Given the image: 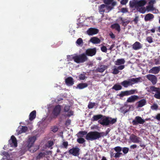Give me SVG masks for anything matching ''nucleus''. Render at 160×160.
I'll return each instance as SVG.
<instances>
[{
    "label": "nucleus",
    "mask_w": 160,
    "mask_h": 160,
    "mask_svg": "<svg viewBox=\"0 0 160 160\" xmlns=\"http://www.w3.org/2000/svg\"><path fill=\"white\" fill-rule=\"evenodd\" d=\"M107 68V67L106 65H101L100 67H98L96 69V71L98 72H102Z\"/></svg>",
    "instance_id": "cd10ccee"
},
{
    "label": "nucleus",
    "mask_w": 160,
    "mask_h": 160,
    "mask_svg": "<svg viewBox=\"0 0 160 160\" xmlns=\"http://www.w3.org/2000/svg\"><path fill=\"white\" fill-rule=\"evenodd\" d=\"M122 153L121 152H117L115 154L114 156V157L116 158H118L120 157Z\"/></svg>",
    "instance_id": "13d9d810"
},
{
    "label": "nucleus",
    "mask_w": 160,
    "mask_h": 160,
    "mask_svg": "<svg viewBox=\"0 0 160 160\" xmlns=\"http://www.w3.org/2000/svg\"><path fill=\"white\" fill-rule=\"evenodd\" d=\"M95 103L94 102H89L88 105V107L89 109L92 108L95 105Z\"/></svg>",
    "instance_id": "49530a36"
},
{
    "label": "nucleus",
    "mask_w": 160,
    "mask_h": 160,
    "mask_svg": "<svg viewBox=\"0 0 160 160\" xmlns=\"http://www.w3.org/2000/svg\"><path fill=\"white\" fill-rule=\"evenodd\" d=\"M139 98V97L137 95H132L129 97L127 100V102H133Z\"/></svg>",
    "instance_id": "dca6fc26"
},
{
    "label": "nucleus",
    "mask_w": 160,
    "mask_h": 160,
    "mask_svg": "<svg viewBox=\"0 0 160 160\" xmlns=\"http://www.w3.org/2000/svg\"><path fill=\"white\" fill-rule=\"evenodd\" d=\"M142 48L141 43L138 42H135L132 45L133 49L134 50H138Z\"/></svg>",
    "instance_id": "aec40b11"
},
{
    "label": "nucleus",
    "mask_w": 160,
    "mask_h": 160,
    "mask_svg": "<svg viewBox=\"0 0 160 160\" xmlns=\"http://www.w3.org/2000/svg\"><path fill=\"white\" fill-rule=\"evenodd\" d=\"M121 20L122 21V25L124 26H127V24H128L129 22L128 21H124L122 18H121Z\"/></svg>",
    "instance_id": "c03bdc74"
},
{
    "label": "nucleus",
    "mask_w": 160,
    "mask_h": 160,
    "mask_svg": "<svg viewBox=\"0 0 160 160\" xmlns=\"http://www.w3.org/2000/svg\"><path fill=\"white\" fill-rule=\"evenodd\" d=\"M54 144V143L52 141H49L48 142L47 144L46 145V147L48 148H50Z\"/></svg>",
    "instance_id": "c9c22d12"
},
{
    "label": "nucleus",
    "mask_w": 160,
    "mask_h": 160,
    "mask_svg": "<svg viewBox=\"0 0 160 160\" xmlns=\"http://www.w3.org/2000/svg\"><path fill=\"white\" fill-rule=\"evenodd\" d=\"M105 118L102 120L98 121L99 123L103 126H108L110 124H112L117 122V118H112L111 117L104 116Z\"/></svg>",
    "instance_id": "7ed1b4c3"
},
{
    "label": "nucleus",
    "mask_w": 160,
    "mask_h": 160,
    "mask_svg": "<svg viewBox=\"0 0 160 160\" xmlns=\"http://www.w3.org/2000/svg\"><path fill=\"white\" fill-rule=\"evenodd\" d=\"M76 43L79 45H82L83 42L82 39L81 38H78L77 40Z\"/></svg>",
    "instance_id": "e433bc0d"
},
{
    "label": "nucleus",
    "mask_w": 160,
    "mask_h": 160,
    "mask_svg": "<svg viewBox=\"0 0 160 160\" xmlns=\"http://www.w3.org/2000/svg\"><path fill=\"white\" fill-rule=\"evenodd\" d=\"M46 153L45 152L42 153L41 152L39 153L38 155L36 156V159L37 160H40L43 158L46 155Z\"/></svg>",
    "instance_id": "473e14b6"
},
{
    "label": "nucleus",
    "mask_w": 160,
    "mask_h": 160,
    "mask_svg": "<svg viewBox=\"0 0 160 160\" xmlns=\"http://www.w3.org/2000/svg\"><path fill=\"white\" fill-rule=\"evenodd\" d=\"M125 62L124 58L118 59L115 62V64L116 65H120L124 64Z\"/></svg>",
    "instance_id": "a878e982"
},
{
    "label": "nucleus",
    "mask_w": 160,
    "mask_h": 160,
    "mask_svg": "<svg viewBox=\"0 0 160 160\" xmlns=\"http://www.w3.org/2000/svg\"><path fill=\"white\" fill-rule=\"evenodd\" d=\"M136 91V90L132 89L130 90L122 91L118 96L121 98H122L124 96H128L134 94Z\"/></svg>",
    "instance_id": "423d86ee"
},
{
    "label": "nucleus",
    "mask_w": 160,
    "mask_h": 160,
    "mask_svg": "<svg viewBox=\"0 0 160 160\" xmlns=\"http://www.w3.org/2000/svg\"><path fill=\"white\" fill-rule=\"evenodd\" d=\"M87 132L85 131H80L79 132L78 134H81V135L80 136V137H82L84 135H87Z\"/></svg>",
    "instance_id": "37998d69"
},
{
    "label": "nucleus",
    "mask_w": 160,
    "mask_h": 160,
    "mask_svg": "<svg viewBox=\"0 0 160 160\" xmlns=\"http://www.w3.org/2000/svg\"><path fill=\"white\" fill-rule=\"evenodd\" d=\"M70 109V107L68 106H66L64 108V111L65 112H67L69 111Z\"/></svg>",
    "instance_id": "4d7b16f0"
},
{
    "label": "nucleus",
    "mask_w": 160,
    "mask_h": 160,
    "mask_svg": "<svg viewBox=\"0 0 160 160\" xmlns=\"http://www.w3.org/2000/svg\"><path fill=\"white\" fill-rule=\"evenodd\" d=\"M71 121L70 120L68 119H67L66 121L65 122V124L66 125H69L71 123Z\"/></svg>",
    "instance_id": "0e129e2a"
},
{
    "label": "nucleus",
    "mask_w": 160,
    "mask_h": 160,
    "mask_svg": "<svg viewBox=\"0 0 160 160\" xmlns=\"http://www.w3.org/2000/svg\"><path fill=\"white\" fill-rule=\"evenodd\" d=\"M109 36H110L111 38L112 39H114L115 38V36L113 34V33L112 32H111L109 33Z\"/></svg>",
    "instance_id": "338daca9"
},
{
    "label": "nucleus",
    "mask_w": 160,
    "mask_h": 160,
    "mask_svg": "<svg viewBox=\"0 0 160 160\" xmlns=\"http://www.w3.org/2000/svg\"><path fill=\"white\" fill-rule=\"evenodd\" d=\"M88 86V84L86 83H81L77 85V88L82 89L87 87Z\"/></svg>",
    "instance_id": "bb28decb"
},
{
    "label": "nucleus",
    "mask_w": 160,
    "mask_h": 160,
    "mask_svg": "<svg viewBox=\"0 0 160 160\" xmlns=\"http://www.w3.org/2000/svg\"><path fill=\"white\" fill-rule=\"evenodd\" d=\"M8 145L11 147L14 146L16 147L17 146V139L14 136H11L10 139L8 141Z\"/></svg>",
    "instance_id": "f8f14e48"
},
{
    "label": "nucleus",
    "mask_w": 160,
    "mask_h": 160,
    "mask_svg": "<svg viewBox=\"0 0 160 160\" xmlns=\"http://www.w3.org/2000/svg\"><path fill=\"white\" fill-rule=\"evenodd\" d=\"M28 130V128L26 126H22V127L20 130L18 132V133L19 134H21L22 133L25 132H26Z\"/></svg>",
    "instance_id": "72a5a7b5"
},
{
    "label": "nucleus",
    "mask_w": 160,
    "mask_h": 160,
    "mask_svg": "<svg viewBox=\"0 0 160 160\" xmlns=\"http://www.w3.org/2000/svg\"><path fill=\"white\" fill-rule=\"evenodd\" d=\"M146 40L149 43H151L153 42V38L152 37L148 36Z\"/></svg>",
    "instance_id": "a18cd8bd"
},
{
    "label": "nucleus",
    "mask_w": 160,
    "mask_h": 160,
    "mask_svg": "<svg viewBox=\"0 0 160 160\" xmlns=\"http://www.w3.org/2000/svg\"><path fill=\"white\" fill-rule=\"evenodd\" d=\"M122 151L124 154H127L129 151V148L127 147H124L123 148Z\"/></svg>",
    "instance_id": "8fccbe9b"
},
{
    "label": "nucleus",
    "mask_w": 160,
    "mask_h": 160,
    "mask_svg": "<svg viewBox=\"0 0 160 160\" xmlns=\"http://www.w3.org/2000/svg\"><path fill=\"white\" fill-rule=\"evenodd\" d=\"M152 117L154 119H156L158 121H160V113H158L156 116Z\"/></svg>",
    "instance_id": "6e6d98bb"
},
{
    "label": "nucleus",
    "mask_w": 160,
    "mask_h": 160,
    "mask_svg": "<svg viewBox=\"0 0 160 160\" xmlns=\"http://www.w3.org/2000/svg\"><path fill=\"white\" fill-rule=\"evenodd\" d=\"M154 18V16L153 14L149 13L145 16L144 20L145 21H151Z\"/></svg>",
    "instance_id": "6ab92c4d"
},
{
    "label": "nucleus",
    "mask_w": 160,
    "mask_h": 160,
    "mask_svg": "<svg viewBox=\"0 0 160 160\" xmlns=\"http://www.w3.org/2000/svg\"><path fill=\"white\" fill-rule=\"evenodd\" d=\"M90 41L93 44H99L101 42L100 40L97 37L92 38L90 40Z\"/></svg>",
    "instance_id": "b1692460"
},
{
    "label": "nucleus",
    "mask_w": 160,
    "mask_h": 160,
    "mask_svg": "<svg viewBox=\"0 0 160 160\" xmlns=\"http://www.w3.org/2000/svg\"><path fill=\"white\" fill-rule=\"evenodd\" d=\"M128 0H122L120 2V3L122 5H125L128 2Z\"/></svg>",
    "instance_id": "bf43d9fd"
},
{
    "label": "nucleus",
    "mask_w": 160,
    "mask_h": 160,
    "mask_svg": "<svg viewBox=\"0 0 160 160\" xmlns=\"http://www.w3.org/2000/svg\"><path fill=\"white\" fill-rule=\"evenodd\" d=\"M160 70V66L159 67H155L152 68L149 71V72L156 74L158 73Z\"/></svg>",
    "instance_id": "f3484780"
},
{
    "label": "nucleus",
    "mask_w": 160,
    "mask_h": 160,
    "mask_svg": "<svg viewBox=\"0 0 160 160\" xmlns=\"http://www.w3.org/2000/svg\"><path fill=\"white\" fill-rule=\"evenodd\" d=\"M80 149L78 147H73L69 150L68 152L69 154L75 156H78L79 154Z\"/></svg>",
    "instance_id": "0eeeda50"
},
{
    "label": "nucleus",
    "mask_w": 160,
    "mask_h": 160,
    "mask_svg": "<svg viewBox=\"0 0 160 160\" xmlns=\"http://www.w3.org/2000/svg\"><path fill=\"white\" fill-rule=\"evenodd\" d=\"M147 9L148 11H153L154 10V8L153 6H149L147 7Z\"/></svg>",
    "instance_id": "052dcab7"
},
{
    "label": "nucleus",
    "mask_w": 160,
    "mask_h": 160,
    "mask_svg": "<svg viewBox=\"0 0 160 160\" xmlns=\"http://www.w3.org/2000/svg\"><path fill=\"white\" fill-rule=\"evenodd\" d=\"M61 111V106L59 105H58L55 106L52 111V114L55 117H57L59 115Z\"/></svg>",
    "instance_id": "9d476101"
},
{
    "label": "nucleus",
    "mask_w": 160,
    "mask_h": 160,
    "mask_svg": "<svg viewBox=\"0 0 160 160\" xmlns=\"http://www.w3.org/2000/svg\"><path fill=\"white\" fill-rule=\"evenodd\" d=\"M137 10L142 13H144L145 12V10L144 8L142 7H138L137 8Z\"/></svg>",
    "instance_id": "ea45409f"
},
{
    "label": "nucleus",
    "mask_w": 160,
    "mask_h": 160,
    "mask_svg": "<svg viewBox=\"0 0 160 160\" xmlns=\"http://www.w3.org/2000/svg\"><path fill=\"white\" fill-rule=\"evenodd\" d=\"M36 114V112L35 110L33 111L30 113L29 115V119L30 121H32L35 118Z\"/></svg>",
    "instance_id": "393cba45"
},
{
    "label": "nucleus",
    "mask_w": 160,
    "mask_h": 160,
    "mask_svg": "<svg viewBox=\"0 0 160 160\" xmlns=\"http://www.w3.org/2000/svg\"><path fill=\"white\" fill-rule=\"evenodd\" d=\"M105 5L102 4L99 7V11L100 13L102 15V16H104V13L105 10Z\"/></svg>",
    "instance_id": "5701e85b"
},
{
    "label": "nucleus",
    "mask_w": 160,
    "mask_h": 160,
    "mask_svg": "<svg viewBox=\"0 0 160 160\" xmlns=\"http://www.w3.org/2000/svg\"><path fill=\"white\" fill-rule=\"evenodd\" d=\"M109 4L105 5V8L108 10L107 12H108L110 10L113 9V7L109 5Z\"/></svg>",
    "instance_id": "58836bf2"
},
{
    "label": "nucleus",
    "mask_w": 160,
    "mask_h": 160,
    "mask_svg": "<svg viewBox=\"0 0 160 160\" xmlns=\"http://www.w3.org/2000/svg\"><path fill=\"white\" fill-rule=\"evenodd\" d=\"M103 116L101 114L94 115L92 118L91 120L92 121H96L101 118Z\"/></svg>",
    "instance_id": "c756f323"
},
{
    "label": "nucleus",
    "mask_w": 160,
    "mask_h": 160,
    "mask_svg": "<svg viewBox=\"0 0 160 160\" xmlns=\"http://www.w3.org/2000/svg\"><path fill=\"white\" fill-rule=\"evenodd\" d=\"M36 140V138L35 136H33L29 138L27 142V147L28 148H31L33 145Z\"/></svg>",
    "instance_id": "9b49d317"
},
{
    "label": "nucleus",
    "mask_w": 160,
    "mask_h": 160,
    "mask_svg": "<svg viewBox=\"0 0 160 160\" xmlns=\"http://www.w3.org/2000/svg\"><path fill=\"white\" fill-rule=\"evenodd\" d=\"M145 122V120L141 117L138 116L132 121V123L133 125H137L138 124H143Z\"/></svg>",
    "instance_id": "6e6552de"
},
{
    "label": "nucleus",
    "mask_w": 160,
    "mask_h": 160,
    "mask_svg": "<svg viewBox=\"0 0 160 160\" xmlns=\"http://www.w3.org/2000/svg\"><path fill=\"white\" fill-rule=\"evenodd\" d=\"M150 90L151 91L155 92L154 95V98L156 99H160V88H156L154 86H150Z\"/></svg>",
    "instance_id": "39448f33"
},
{
    "label": "nucleus",
    "mask_w": 160,
    "mask_h": 160,
    "mask_svg": "<svg viewBox=\"0 0 160 160\" xmlns=\"http://www.w3.org/2000/svg\"><path fill=\"white\" fill-rule=\"evenodd\" d=\"M77 142L80 144H82L85 142V139L82 137L77 139Z\"/></svg>",
    "instance_id": "4c0bfd02"
},
{
    "label": "nucleus",
    "mask_w": 160,
    "mask_h": 160,
    "mask_svg": "<svg viewBox=\"0 0 160 160\" xmlns=\"http://www.w3.org/2000/svg\"><path fill=\"white\" fill-rule=\"evenodd\" d=\"M122 87L121 86L118 84H115L112 88V89H114L116 91H118L121 89Z\"/></svg>",
    "instance_id": "2f4dec72"
},
{
    "label": "nucleus",
    "mask_w": 160,
    "mask_h": 160,
    "mask_svg": "<svg viewBox=\"0 0 160 160\" xmlns=\"http://www.w3.org/2000/svg\"><path fill=\"white\" fill-rule=\"evenodd\" d=\"M111 4V6L113 8L115 6H116V5L117 3H116V2H115V1L113 2V1L112 2Z\"/></svg>",
    "instance_id": "774afa93"
},
{
    "label": "nucleus",
    "mask_w": 160,
    "mask_h": 160,
    "mask_svg": "<svg viewBox=\"0 0 160 160\" xmlns=\"http://www.w3.org/2000/svg\"><path fill=\"white\" fill-rule=\"evenodd\" d=\"M121 12L123 13H127L128 12V9L127 8H122L121 9Z\"/></svg>",
    "instance_id": "3c124183"
},
{
    "label": "nucleus",
    "mask_w": 160,
    "mask_h": 160,
    "mask_svg": "<svg viewBox=\"0 0 160 160\" xmlns=\"http://www.w3.org/2000/svg\"><path fill=\"white\" fill-rule=\"evenodd\" d=\"M73 112L72 111H71V110H70L68 112V117H70L71 116H72L73 115Z\"/></svg>",
    "instance_id": "e2e57ef3"
},
{
    "label": "nucleus",
    "mask_w": 160,
    "mask_h": 160,
    "mask_svg": "<svg viewBox=\"0 0 160 160\" xmlns=\"http://www.w3.org/2000/svg\"><path fill=\"white\" fill-rule=\"evenodd\" d=\"M129 4L130 6L132 8L134 7L137 8V1H133L132 2L131 1L130 2Z\"/></svg>",
    "instance_id": "f704fd0d"
},
{
    "label": "nucleus",
    "mask_w": 160,
    "mask_h": 160,
    "mask_svg": "<svg viewBox=\"0 0 160 160\" xmlns=\"http://www.w3.org/2000/svg\"><path fill=\"white\" fill-rule=\"evenodd\" d=\"M72 59L75 62L79 63H83L87 61L88 58L85 53H83L73 56Z\"/></svg>",
    "instance_id": "20e7f679"
},
{
    "label": "nucleus",
    "mask_w": 160,
    "mask_h": 160,
    "mask_svg": "<svg viewBox=\"0 0 160 160\" xmlns=\"http://www.w3.org/2000/svg\"><path fill=\"white\" fill-rule=\"evenodd\" d=\"M146 78L150 81L153 85H155L157 82V78L154 75L149 74L146 76Z\"/></svg>",
    "instance_id": "1a4fd4ad"
},
{
    "label": "nucleus",
    "mask_w": 160,
    "mask_h": 160,
    "mask_svg": "<svg viewBox=\"0 0 160 160\" xmlns=\"http://www.w3.org/2000/svg\"><path fill=\"white\" fill-rule=\"evenodd\" d=\"M99 32V30L97 28H91L87 31V34L89 35H92L97 34Z\"/></svg>",
    "instance_id": "2eb2a0df"
},
{
    "label": "nucleus",
    "mask_w": 160,
    "mask_h": 160,
    "mask_svg": "<svg viewBox=\"0 0 160 160\" xmlns=\"http://www.w3.org/2000/svg\"><path fill=\"white\" fill-rule=\"evenodd\" d=\"M140 77L129 79L128 80H124L122 82L121 84L124 88H127L128 86H132L135 83L140 82Z\"/></svg>",
    "instance_id": "f03ea898"
},
{
    "label": "nucleus",
    "mask_w": 160,
    "mask_h": 160,
    "mask_svg": "<svg viewBox=\"0 0 160 160\" xmlns=\"http://www.w3.org/2000/svg\"><path fill=\"white\" fill-rule=\"evenodd\" d=\"M58 128L56 126H55L54 127V128L52 130V131L53 132H56L57 131H58Z\"/></svg>",
    "instance_id": "69168bd1"
},
{
    "label": "nucleus",
    "mask_w": 160,
    "mask_h": 160,
    "mask_svg": "<svg viewBox=\"0 0 160 160\" xmlns=\"http://www.w3.org/2000/svg\"><path fill=\"white\" fill-rule=\"evenodd\" d=\"M111 28L112 29H115L118 32H120L121 31L120 26L118 23H116L112 24L111 26Z\"/></svg>",
    "instance_id": "4be33fe9"
},
{
    "label": "nucleus",
    "mask_w": 160,
    "mask_h": 160,
    "mask_svg": "<svg viewBox=\"0 0 160 160\" xmlns=\"http://www.w3.org/2000/svg\"><path fill=\"white\" fill-rule=\"evenodd\" d=\"M108 134L107 132L105 133L103 132H99L97 131H91L87 133L85 138L88 141H93L106 136Z\"/></svg>",
    "instance_id": "f257e3e1"
},
{
    "label": "nucleus",
    "mask_w": 160,
    "mask_h": 160,
    "mask_svg": "<svg viewBox=\"0 0 160 160\" xmlns=\"http://www.w3.org/2000/svg\"><path fill=\"white\" fill-rule=\"evenodd\" d=\"M125 68L124 65H121L117 67L118 70H122L123 69Z\"/></svg>",
    "instance_id": "680f3d73"
},
{
    "label": "nucleus",
    "mask_w": 160,
    "mask_h": 160,
    "mask_svg": "<svg viewBox=\"0 0 160 160\" xmlns=\"http://www.w3.org/2000/svg\"><path fill=\"white\" fill-rule=\"evenodd\" d=\"M114 149L117 152H120L122 151V148L119 146H117L115 147Z\"/></svg>",
    "instance_id": "79ce46f5"
},
{
    "label": "nucleus",
    "mask_w": 160,
    "mask_h": 160,
    "mask_svg": "<svg viewBox=\"0 0 160 160\" xmlns=\"http://www.w3.org/2000/svg\"><path fill=\"white\" fill-rule=\"evenodd\" d=\"M62 145L64 148L67 149L68 146V142L67 141L63 142H62Z\"/></svg>",
    "instance_id": "5fc2aeb1"
},
{
    "label": "nucleus",
    "mask_w": 160,
    "mask_h": 160,
    "mask_svg": "<svg viewBox=\"0 0 160 160\" xmlns=\"http://www.w3.org/2000/svg\"><path fill=\"white\" fill-rule=\"evenodd\" d=\"M96 53V49L95 48H89L86 50L85 54L86 55L92 57Z\"/></svg>",
    "instance_id": "4468645a"
},
{
    "label": "nucleus",
    "mask_w": 160,
    "mask_h": 160,
    "mask_svg": "<svg viewBox=\"0 0 160 160\" xmlns=\"http://www.w3.org/2000/svg\"><path fill=\"white\" fill-rule=\"evenodd\" d=\"M65 82L67 85L71 86L73 84L74 81L72 78L69 77L65 79Z\"/></svg>",
    "instance_id": "a211bd4d"
},
{
    "label": "nucleus",
    "mask_w": 160,
    "mask_h": 160,
    "mask_svg": "<svg viewBox=\"0 0 160 160\" xmlns=\"http://www.w3.org/2000/svg\"><path fill=\"white\" fill-rule=\"evenodd\" d=\"M158 106L157 104L154 103L151 107V108L153 110H157L158 108Z\"/></svg>",
    "instance_id": "a19ab883"
},
{
    "label": "nucleus",
    "mask_w": 160,
    "mask_h": 160,
    "mask_svg": "<svg viewBox=\"0 0 160 160\" xmlns=\"http://www.w3.org/2000/svg\"><path fill=\"white\" fill-rule=\"evenodd\" d=\"M113 0H103V2L106 4H110Z\"/></svg>",
    "instance_id": "603ef678"
},
{
    "label": "nucleus",
    "mask_w": 160,
    "mask_h": 160,
    "mask_svg": "<svg viewBox=\"0 0 160 160\" xmlns=\"http://www.w3.org/2000/svg\"><path fill=\"white\" fill-rule=\"evenodd\" d=\"M86 78L85 74H81L79 75V78L80 80H83Z\"/></svg>",
    "instance_id": "de8ad7c7"
},
{
    "label": "nucleus",
    "mask_w": 160,
    "mask_h": 160,
    "mask_svg": "<svg viewBox=\"0 0 160 160\" xmlns=\"http://www.w3.org/2000/svg\"><path fill=\"white\" fill-rule=\"evenodd\" d=\"M146 3V2L145 0H141L139 1H137V8L144 6Z\"/></svg>",
    "instance_id": "c85d7f7f"
},
{
    "label": "nucleus",
    "mask_w": 160,
    "mask_h": 160,
    "mask_svg": "<svg viewBox=\"0 0 160 160\" xmlns=\"http://www.w3.org/2000/svg\"><path fill=\"white\" fill-rule=\"evenodd\" d=\"M137 103L138 104V108L142 107L146 104V101L145 99H143L137 102Z\"/></svg>",
    "instance_id": "412c9836"
},
{
    "label": "nucleus",
    "mask_w": 160,
    "mask_h": 160,
    "mask_svg": "<svg viewBox=\"0 0 160 160\" xmlns=\"http://www.w3.org/2000/svg\"><path fill=\"white\" fill-rule=\"evenodd\" d=\"M101 51L103 52H107V49L106 47L105 46H103L101 48Z\"/></svg>",
    "instance_id": "864d4df0"
},
{
    "label": "nucleus",
    "mask_w": 160,
    "mask_h": 160,
    "mask_svg": "<svg viewBox=\"0 0 160 160\" xmlns=\"http://www.w3.org/2000/svg\"><path fill=\"white\" fill-rule=\"evenodd\" d=\"M39 146H35L34 147L32 148H28V150L32 153H34L37 150L39 149Z\"/></svg>",
    "instance_id": "7c9ffc66"
},
{
    "label": "nucleus",
    "mask_w": 160,
    "mask_h": 160,
    "mask_svg": "<svg viewBox=\"0 0 160 160\" xmlns=\"http://www.w3.org/2000/svg\"><path fill=\"white\" fill-rule=\"evenodd\" d=\"M119 72V71L117 68H114L113 69V71L112 73L114 74H118Z\"/></svg>",
    "instance_id": "09e8293b"
},
{
    "label": "nucleus",
    "mask_w": 160,
    "mask_h": 160,
    "mask_svg": "<svg viewBox=\"0 0 160 160\" xmlns=\"http://www.w3.org/2000/svg\"><path fill=\"white\" fill-rule=\"evenodd\" d=\"M129 138L130 140L133 143H139L141 142V139L134 134H131Z\"/></svg>",
    "instance_id": "ddd939ff"
}]
</instances>
